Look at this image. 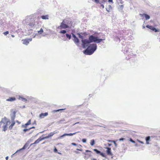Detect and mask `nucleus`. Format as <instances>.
<instances>
[{"label":"nucleus","instance_id":"1","mask_svg":"<svg viewBox=\"0 0 160 160\" xmlns=\"http://www.w3.org/2000/svg\"><path fill=\"white\" fill-rule=\"evenodd\" d=\"M97 48V45L95 44H90L84 51V53L87 55H91Z\"/></svg>","mask_w":160,"mask_h":160},{"label":"nucleus","instance_id":"2","mask_svg":"<svg viewBox=\"0 0 160 160\" xmlns=\"http://www.w3.org/2000/svg\"><path fill=\"white\" fill-rule=\"evenodd\" d=\"M35 20L33 18H31L30 16H29L25 20L26 24L27 25V27L28 28L30 29V30L32 29H30V27L32 28L35 24Z\"/></svg>","mask_w":160,"mask_h":160},{"label":"nucleus","instance_id":"3","mask_svg":"<svg viewBox=\"0 0 160 160\" xmlns=\"http://www.w3.org/2000/svg\"><path fill=\"white\" fill-rule=\"evenodd\" d=\"M89 39L90 40V42H96L97 43H99L102 40H104V39H98L97 37H95L93 35H91L89 37Z\"/></svg>","mask_w":160,"mask_h":160},{"label":"nucleus","instance_id":"4","mask_svg":"<svg viewBox=\"0 0 160 160\" xmlns=\"http://www.w3.org/2000/svg\"><path fill=\"white\" fill-rule=\"evenodd\" d=\"M83 153L85 155L84 157V158L87 160L91 157L92 152L91 151L87 150H85V152Z\"/></svg>","mask_w":160,"mask_h":160},{"label":"nucleus","instance_id":"5","mask_svg":"<svg viewBox=\"0 0 160 160\" xmlns=\"http://www.w3.org/2000/svg\"><path fill=\"white\" fill-rule=\"evenodd\" d=\"M32 142V140L31 139H30L28 140L25 144L23 146V147L19 149L18 150L16 151V152H20V151L22 150H23L25 149L29 145L30 143Z\"/></svg>","mask_w":160,"mask_h":160},{"label":"nucleus","instance_id":"6","mask_svg":"<svg viewBox=\"0 0 160 160\" xmlns=\"http://www.w3.org/2000/svg\"><path fill=\"white\" fill-rule=\"evenodd\" d=\"M69 26L68 25L65 24L62 22L61 23L60 26L58 27V28L59 29H65L66 28H68Z\"/></svg>","mask_w":160,"mask_h":160},{"label":"nucleus","instance_id":"7","mask_svg":"<svg viewBox=\"0 0 160 160\" xmlns=\"http://www.w3.org/2000/svg\"><path fill=\"white\" fill-rule=\"evenodd\" d=\"M106 148L107 149L106 150V152L107 154L109 156H111L112 157L113 154L111 152V148H110L107 147Z\"/></svg>","mask_w":160,"mask_h":160},{"label":"nucleus","instance_id":"8","mask_svg":"<svg viewBox=\"0 0 160 160\" xmlns=\"http://www.w3.org/2000/svg\"><path fill=\"white\" fill-rule=\"evenodd\" d=\"M146 27L152 31H154L155 32H158L159 31L158 30L156 29L154 27L152 26L147 25L146 26Z\"/></svg>","mask_w":160,"mask_h":160},{"label":"nucleus","instance_id":"9","mask_svg":"<svg viewBox=\"0 0 160 160\" xmlns=\"http://www.w3.org/2000/svg\"><path fill=\"white\" fill-rule=\"evenodd\" d=\"M16 111H14L10 115L12 121H14V119H15L16 117Z\"/></svg>","mask_w":160,"mask_h":160},{"label":"nucleus","instance_id":"10","mask_svg":"<svg viewBox=\"0 0 160 160\" xmlns=\"http://www.w3.org/2000/svg\"><path fill=\"white\" fill-rule=\"evenodd\" d=\"M82 42L83 45L85 46L87 44L91 43L90 40L87 39H84L82 40Z\"/></svg>","mask_w":160,"mask_h":160},{"label":"nucleus","instance_id":"11","mask_svg":"<svg viewBox=\"0 0 160 160\" xmlns=\"http://www.w3.org/2000/svg\"><path fill=\"white\" fill-rule=\"evenodd\" d=\"M78 132H75L73 133H64L60 137L61 138V137H63L64 136H72L73 135L75 134L76 133H77Z\"/></svg>","mask_w":160,"mask_h":160},{"label":"nucleus","instance_id":"12","mask_svg":"<svg viewBox=\"0 0 160 160\" xmlns=\"http://www.w3.org/2000/svg\"><path fill=\"white\" fill-rule=\"evenodd\" d=\"M62 22L65 24H66L69 26V25L71 24V21L68 19H64L63 20Z\"/></svg>","mask_w":160,"mask_h":160},{"label":"nucleus","instance_id":"13","mask_svg":"<svg viewBox=\"0 0 160 160\" xmlns=\"http://www.w3.org/2000/svg\"><path fill=\"white\" fill-rule=\"evenodd\" d=\"M40 142V138H39L38 139L36 140L35 142L31 144L30 146H31L32 145H33V147L35 146V144L38 143Z\"/></svg>","mask_w":160,"mask_h":160},{"label":"nucleus","instance_id":"14","mask_svg":"<svg viewBox=\"0 0 160 160\" xmlns=\"http://www.w3.org/2000/svg\"><path fill=\"white\" fill-rule=\"evenodd\" d=\"M16 100V98L14 97H9L8 99H7V101L12 102L15 101Z\"/></svg>","mask_w":160,"mask_h":160},{"label":"nucleus","instance_id":"15","mask_svg":"<svg viewBox=\"0 0 160 160\" xmlns=\"http://www.w3.org/2000/svg\"><path fill=\"white\" fill-rule=\"evenodd\" d=\"M56 132H50L47 136H46L45 137V138H49L51 137L52 136L55 134Z\"/></svg>","mask_w":160,"mask_h":160},{"label":"nucleus","instance_id":"16","mask_svg":"<svg viewBox=\"0 0 160 160\" xmlns=\"http://www.w3.org/2000/svg\"><path fill=\"white\" fill-rule=\"evenodd\" d=\"M140 15H141L142 16H144L146 19L147 20L149 19L150 18V17L149 15L146 14L144 13L142 14H140Z\"/></svg>","mask_w":160,"mask_h":160},{"label":"nucleus","instance_id":"17","mask_svg":"<svg viewBox=\"0 0 160 160\" xmlns=\"http://www.w3.org/2000/svg\"><path fill=\"white\" fill-rule=\"evenodd\" d=\"M48 114V112L41 113V118H43L44 117L47 116Z\"/></svg>","mask_w":160,"mask_h":160},{"label":"nucleus","instance_id":"18","mask_svg":"<svg viewBox=\"0 0 160 160\" xmlns=\"http://www.w3.org/2000/svg\"><path fill=\"white\" fill-rule=\"evenodd\" d=\"M48 15H43L41 16V18L43 19H48Z\"/></svg>","mask_w":160,"mask_h":160},{"label":"nucleus","instance_id":"19","mask_svg":"<svg viewBox=\"0 0 160 160\" xmlns=\"http://www.w3.org/2000/svg\"><path fill=\"white\" fill-rule=\"evenodd\" d=\"M28 40H27V39H25L24 40H23V44H25L26 45H28V44L29 43V42H28Z\"/></svg>","mask_w":160,"mask_h":160},{"label":"nucleus","instance_id":"20","mask_svg":"<svg viewBox=\"0 0 160 160\" xmlns=\"http://www.w3.org/2000/svg\"><path fill=\"white\" fill-rule=\"evenodd\" d=\"M19 99H21L22 101L24 102H26L27 101V100L26 98L22 97H19Z\"/></svg>","mask_w":160,"mask_h":160},{"label":"nucleus","instance_id":"21","mask_svg":"<svg viewBox=\"0 0 160 160\" xmlns=\"http://www.w3.org/2000/svg\"><path fill=\"white\" fill-rule=\"evenodd\" d=\"M73 41L75 43H78L79 42V40L77 37L74 38Z\"/></svg>","mask_w":160,"mask_h":160},{"label":"nucleus","instance_id":"22","mask_svg":"<svg viewBox=\"0 0 160 160\" xmlns=\"http://www.w3.org/2000/svg\"><path fill=\"white\" fill-rule=\"evenodd\" d=\"M150 139V137L149 136H148L146 137V143L147 144H149L148 141Z\"/></svg>","mask_w":160,"mask_h":160},{"label":"nucleus","instance_id":"23","mask_svg":"<svg viewBox=\"0 0 160 160\" xmlns=\"http://www.w3.org/2000/svg\"><path fill=\"white\" fill-rule=\"evenodd\" d=\"M95 141L94 139H92L91 141L90 145L91 146H93L95 144Z\"/></svg>","mask_w":160,"mask_h":160},{"label":"nucleus","instance_id":"24","mask_svg":"<svg viewBox=\"0 0 160 160\" xmlns=\"http://www.w3.org/2000/svg\"><path fill=\"white\" fill-rule=\"evenodd\" d=\"M7 126L6 125H5V124L3 125V131H5L7 130Z\"/></svg>","mask_w":160,"mask_h":160},{"label":"nucleus","instance_id":"25","mask_svg":"<svg viewBox=\"0 0 160 160\" xmlns=\"http://www.w3.org/2000/svg\"><path fill=\"white\" fill-rule=\"evenodd\" d=\"M93 151L95 152L97 154H99L100 153V151L97 149H93Z\"/></svg>","mask_w":160,"mask_h":160},{"label":"nucleus","instance_id":"26","mask_svg":"<svg viewBox=\"0 0 160 160\" xmlns=\"http://www.w3.org/2000/svg\"><path fill=\"white\" fill-rule=\"evenodd\" d=\"M30 130V128H28V129H24L23 130V132H24V133H25V132H27V131H29Z\"/></svg>","mask_w":160,"mask_h":160},{"label":"nucleus","instance_id":"27","mask_svg":"<svg viewBox=\"0 0 160 160\" xmlns=\"http://www.w3.org/2000/svg\"><path fill=\"white\" fill-rule=\"evenodd\" d=\"M99 154L102 157H103L105 158L106 157V156L105 155V154L101 152Z\"/></svg>","mask_w":160,"mask_h":160},{"label":"nucleus","instance_id":"28","mask_svg":"<svg viewBox=\"0 0 160 160\" xmlns=\"http://www.w3.org/2000/svg\"><path fill=\"white\" fill-rule=\"evenodd\" d=\"M28 125V124L26 123V124H25L24 125H22V128H27V126Z\"/></svg>","mask_w":160,"mask_h":160},{"label":"nucleus","instance_id":"29","mask_svg":"<svg viewBox=\"0 0 160 160\" xmlns=\"http://www.w3.org/2000/svg\"><path fill=\"white\" fill-rule=\"evenodd\" d=\"M66 32V31L65 30H62L61 31L60 33H61L64 34Z\"/></svg>","mask_w":160,"mask_h":160},{"label":"nucleus","instance_id":"30","mask_svg":"<svg viewBox=\"0 0 160 160\" xmlns=\"http://www.w3.org/2000/svg\"><path fill=\"white\" fill-rule=\"evenodd\" d=\"M66 37L68 38L69 39H70L71 38V35L68 34H66Z\"/></svg>","mask_w":160,"mask_h":160},{"label":"nucleus","instance_id":"31","mask_svg":"<svg viewBox=\"0 0 160 160\" xmlns=\"http://www.w3.org/2000/svg\"><path fill=\"white\" fill-rule=\"evenodd\" d=\"M12 123L11 125V126L13 127L15 124V122L14 121H12Z\"/></svg>","mask_w":160,"mask_h":160},{"label":"nucleus","instance_id":"32","mask_svg":"<svg viewBox=\"0 0 160 160\" xmlns=\"http://www.w3.org/2000/svg\"><path fill=\"white\" fill-rule=\"evenodd\" d=\"M129 141L131 142H132L133 143H135V141H133L131 138H130Z\"/></svg>","mask_w":160,"mask_h":160},{"label":"nucleus","instance_id":"33","mask_svg":"<svg viewBox=\"0 0 160 160\" xmlns=\"http://www.w3.org/2000/svg\"><path fill=\"white\" fill-rule=\"evenodd\" d=\"M10 122L9 121H7L5 123V125L8 126V123H10Z\"/></svg>","mask_w":160,"mask_h":160},{"label":"nucleus","instance_id":"34","mask_svg":"<svg viewBox=\"0 0 160 160\" xmlns=\"http://www.w3.org/2000/svg\"><path fill=\"white\" fill-rule=\"evenodd\" d=\"M3 33L5 35H6L9 33V32L8 31H7Z\"/></svg>","mask_w":160,"mask_h":160},{"label":"nucleus","instance_id":"35","mask_svg":"<svg viewBox=\"0 0 160 160\" xmlns=\"http://www.w3.org/2000/svg\"><path fill=\"white\" fill-rule=\"evenodd\" d=\"M82 141L83 142L85 143L86 142V139H82Z\"/></svg>","mask_w":160,"mask_h":160},{"label":"nucleus","instance_id":"36","mask_svg":"<svg viewBox=\"0 0 160 160\" xmlns=\"http://www.w3.org/2000/svg\"><path fill=\"white\" fill-rule=\"evenodd\" d=\"M64 109H58V110H55L54 111V112H58L60 110H64Z\"/></svg>","mask_w":160,"mask_h":160},{"label":"nucleus","instance_id":"37","mask_svg":"<svg viewBox=\"0 0 160 160\" xmlns=\"http://www.w3.org/2000/svg\"><path fill=\"white\" fill-rule=\"evenodd\" d=\"M107 0H102L101 1V3H104L105 2H106V1H107Z\"/></svg>","mask_w":160,"mask_h":160},{"label":"nucleus","instance_id":"38","mask_svg":"<svg viewBox=\"0 0 160 160\" xmlns=\"http://www.w3.org/2000/svg\"><path fill=\"white\" fill-rule=\"evenodd\" d=\"M31 120L30 119L27 122L28 125H30L31 124Z\"/></svg>","mask_w":160,"mask_h":160},{"label":"nucleus","instance_id":"39","mask_svg":"<svg viewBox=\"0 0 160 160\" xmlns=\"http://www.w3.org/2000/svg\"><path fill=\"white\" fill-rule=\"evenodd\" d=\"M54 151L55 152L58 153V150L56 147H55Z\"/></svg>","mask_w":160,"mask_h":160},{"label":"nucleus","instance_id":"40","mask_svg":"<svg viewBox=\"0 0 160 160\" xmlns=\"http://www.w3.org/2000/svg\"><path fill=\"white\" fill-rule=\"evenodd\" d=\"M94 1L95 2L97 3H99V0H94Z\"/></svg>","mask_w":160,"mask_h":160},{"label":"nucleus","instance_id":"41","mask_svg":"<svg viewBox=\"0 0 160 160\" xmlns=\"http://www.w3.org/2000/svg\"><path fill=\"white\" fill-rule=\"evenodd\" d=\"M125 139V138H120L119 140V141H123V140H124Z\"/></svg>","mask_w":160,"mask_h":160},{"label":"nucleus","instance_id":"42","mask_svg":"<svg viewBox=\"0 0 160 160\" xmlns=\"http://www.w3.org/2000/svg\"><path fill=\"white\" fill-rule=\"evenodd\" d=\"M76 150H78V151H81V152H82V149H81L77 148L76 149Z\"/></svg>","mask_w":160,"mask_h":160},{"label":"nucleus","instance_id":"43","mask_svg":"<svg viewBox=\"0 0 160 160\" xmlns=\"http://www.w3.org/2000/svg\"><path fill=\"white\" fill-rule=\"evenodd\" d=\"M71 144L72 145H74V146H76L77 145V144H76L75 143L72 142L71 143Z\"/></svg>","mask_w":160,"mask_h":160},{"label":"nucleus","instance_id":"44","mask_svg":"<svg viewBox=\"0 0 160 160\" xmlns=\"http://www.w3.org/2000/svg\"><path fill=\"white\" fill-rule=\"evenodd\" d=\"M120 8L121 9H123V6L122 5H121L120 6Z\"/></svg>","mask_w":160,"mask_h":160},{"label":"nucleus","instance_id":"45","mask_svg":"<svg viewBox=\"0 0 160 160\" xmlns=\"http://www.w3.org/2000/svg\"><path fill=\"white\" fill-rule=\"evenodd\" d=\"M27 39V40H28V42H29L31 41L32 40V38H28V39Z\"/></svg>","mask_w":160,"mask_h":160},{"label":"nucleus","instance_id":"46","mask_svg":"<svg viewBox=\"0 0 160 160\" xmlns=\"http://www.w3.org/2000/svg\"><path fill=\"white\" fill-rule=\"evenodd\" d=\"M112 142H113V143H114V144L115 145V146H116L117 145V144L116 142L114 141H112Z\"/></svg>","mask_w":160,"mask_h":160},{"label":"nucleus","instance_id":"47","mask_svg":"<svg viewBox=\"0 0 160 160\" xmlns=\"http://www.w3.org/2000/svg\"><path fill=\"white\" fill-rule=\"evenodd\" d=\"M100 7H101L102 8H104V6L103 4H101Z\"/></svg>","mask_w":160,"mask_h":160},{"label":"nucleus","instance_id":"48","mask_svg":"<svg viewBox=\"0 0 160 160\" xmlns=\"http://www.w3.org/2000/svg\"><path fill=\"white\" fill-rule=\"evenodd\" d=\"M43 32V29L42 28H41V34Z\"/></svg>","mask_w":160,"mask_h":160},{"label":"nucleus","instance_id":"49","mask_svg":"<svg viewBox=\"0 0 160 160\" xmlns=\"http://www.w3.org/2000/svg\"><path fill=\"white\" fill-rule=\"evenodd\" d=\"M72 36H73V37L74 38H76V37H77L75 36V35L74 34H72Z\"/></svg>","mask_w":160,"mask_h":160},{"label":"nucleus","instance_id":"50","mask_svg":"<svg viewBox=\"0 0 160 160\" xmlns=\"http://www.w3.org/2000/svg\"><path fill=\"white\" fill-rule=\"evenodd\" d=\"M79 122H76L75 123H74V124H73V125H75L77 124H79Z\"/></svg>","mask_w":160,"mask_h":160},{"label":"nucleus","instance_id":"51","mask_svg":"<svg viewBox=\"0 0 160 160\" xmlns=\"http://www.w3.org/2000/svg\"><path fill=\"white\" fill-rule=\"evenodd\" d=\"M8 158H9L7 156L6 157L5 159L6 160H8Z\"/></svg>","mask_w":160,"mask_h":160},{"label":"nucleus","instance_id":"52","mask_svg":"<svg viewBox=\"0 0 160 160\" xmlns=\"http://www.w3.org/2000/svg\"><path fill=\"white\" fill-rule=\"evenodd\" d=\"M74 152L75 153H77V154H78V153H79V152H77V151H74Z\"/></svg>","mask_w":160,"mask_h":160},{"label":"nucleus","instance_id":"53","mask_svg":"<svg viewBox=\"0 0 160 160\" xmlns=\"http://www.w3.org/2000/svg\"><path fill=\"white\" fill-rule=\"evenodd\" d=\"M17 153V152H16L15 153H14V154H13L12 155H11V157L12 158V157H13V155H14V154H15L16 153Z\"/></svg>","mask_w":160,"mask_h":160},{"label":"nucleus","instance_id":"54","mask_svg":"<svg viewBox=\"0 0 160 160\" xmlns=\"http://www.w3.org/2000/svg\"><path fill=\"white\" fill-rule=\"evenodd\" d=\"M16 122H18V124H20L21 123V122L18 121V120H17Z\"/></svg>","mask_w":160,"mask_h":160},{"label":"nucleus","instance_id":"55","mask_svg":"<svg viewBox=\"0 0 160 160\" xmlns=\"http://www.w3.org/2000/svg\"><path fill=\"white\" fill-rule=\"evenodd\" d=\"M138 142H139L140 143H142V144L143 143V142H142L141 141H138Z\"/></svg>","mask_w":160,"mask_h":160},{"label":"nucleus","instance_id":"56","mask_svg":"<svg viewBox=\"0 0 160 160\" xmlns=\"http://www.w3.org/2000/svg\"><path fill=\"white\" fill-rule=\"evenodd\" d=\"M108 2H113L112 0H108Z\"/></svg>","mask_w":160,"mask_h":160},{"label":"nucleus","instance_id":"57","mask_svg":"<svg viewBox=\"0 0 160 160\" xmlns=\"http://www.w3.org/2000/svg\"><path fill=\"white\" fill-rule=\"evenodd\" d=\"M79 38H83V36H82L80 35V36H79Z\"/></svg>","mask_w":160,"mask_h":160},{"label":"nucleus","instance_id":"58","mask_svg":"<svg viewBox=\"0 0 160 160\" xmlns=\"http://www.w3.org/2000/svg\"><path fill=\"white\" fill-rule=\"evenodd\" d=\"M30 128V129H31L32 128H35V127H34V126H33V127H32L31 128Z\"/></svg>","mask_w":160,"mask_h":160},{"label":"nucleus","instance_id":"59","mask_svg":"<svg viewBox=\"0 0 160 160\" xmlns=\"http://www.w3.org/2000/svg\"><path fill=\"white\" fill-rule=\"evenodd\" d=\"M92 160H97L96 159L92 158L91 159Z\"/></svg>","mask_w":160,"mask_h":160},{"label":"nucleus","instance_id":"60","mask_svg":"<svg viewBox=\"0 0 160 160\" xmlns=\"http://www.w3.org/2000/svg\"><path fill=\"white\" fill-rule=\"evenodd\" d=\"M12 127L11 126V125L9 127V128H10L11 129L12 128Z\"/></svg>","mask_w":160,"mask_h":160},{"label":"nucleus","instance_id":"61","mask_svg":"<svg viewBox=\"0 0 160 160\" xmlns=\"http://www.w3.org/2000/svg\"><path fill=\"white\" fill-rule=\"evenodd\" d=\"M25 107V106H23V107H22V108H24Z\"/></svg>","mask_w":160,"mask_h":160},{"label":"nucleus","instance_id":"62","mask_svg":"<svg viewBox=\"0 0 160 160\" xmlns=\"http://www.w3.org/2000/svg\"><path fill=\"white\" fill-rule=\"evenodd\" d=\"M109 7L111 8H112V7L111 5H109Z\"/></svg>","mask_w":160,"mask_h":160},{"label":"nucleus","instance_id":"63","mask_svg":"<svg viewBox=\"0 0 160 160\" xmlns=\"http://www.w3.org/2000/svg\"><path fill=\"white\" fill-rule=\"evenodd\" d=\"M38 33H39L40 32V30L38 31Z\"/></svg>","mask_w":160,"mask_h":160},{"label":"nucleus","instance_id":"64","mask_svg":"<svg viewBox=\"0 0 160 160\" xmlns=\"http://www.w3.org/2000/svg\"><path fill=\"white\" fill-rule=\"evenodd\" d=\"M12 37H14V35H12Z\"/></svg>","mask_w":160,"mask_h":160}]
</instances>
